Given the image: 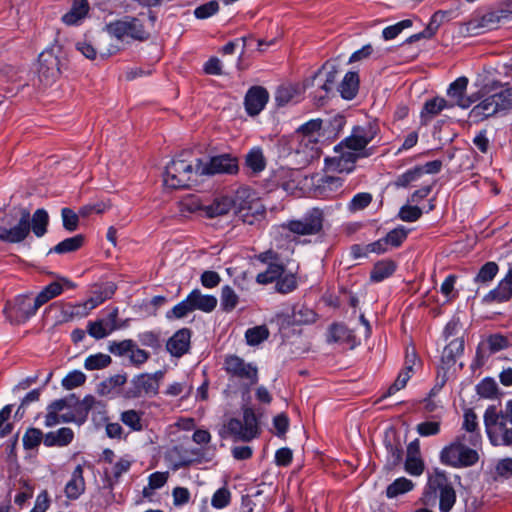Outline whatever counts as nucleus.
<instances>
[{"instance_id":"38","label":"nucleus","mask_w":512,"mask_h":512,"mask_svg":"<svg viewBox=\"0 0 512 512\" xmlns=\"http://www.w3.org/2000/svg\"><path fill=\"white\" fill-rule=\"evenodd\" d=\"M246 165L254 172L259 173L266 167V159L261 148L256 147L246 155Z\"/></svg>"},{"instance_id":"60","label":"nucleus","mask_w":512,"mask_h":512,"mask_svg":"<svg viewBox=\"0 0 512 512\" xmlns=\"http://www.w3.org/2000/svg\"><path fill=\"white\" fill-rule=\"evenodd\" d=\"M62 220H63V227L73 232L78 228L79 223V214H76L72 209L70 208H63L61 211Z\"/></svg>"},{"instance_id":"26","label":"nucleus","mask_w":512,"mask_h":512,"mask_svg":"<svg viewBox=\"0 0 512 512\" xmlns=\"http://www.w3.org/2000/svg\"><path fill=\"white\" fill-rule=\"evenodd\" d=\"M116 291V285L112 282L106 283L102 286L96 287L93 295L84 303V308L92 310L104 301L112 298Z\"/></svg>"},{"instance_id":"8","label":"nucleus","mask_w":512,"mask_h":512,"mask_svg":"<svg viewBox=\"0 0 512 512\" xmlns=\"http://www.w3.org/2000/svg\"><path fill=\"white\" fill-rule=\"evenodd\" d=\"M163 377V371H156L153 374L143 373L135 376L131 380V387L126 391V397L135 399L156 396Z\"/></svg>"},{"instance_id":"20","label":"nucleus","mask_w":512,"mask_h":512,"mask_svg":"<svg viewBox=\"0 0 512 512\" xmlns=\"http://www.w3.org/2000/svg\"><path fill=\"white\" fill-rule=\"evenodd\" d=\"M191 339V330L182 328L176 331L167 341L166 348L174 357H182L189 351Z\"/></svg>"},{"instance_id":"11","label":"nucleus","mask_w":512,"mask_h":512,"mask_svg":"<svg viewBox=\"0 0 512 512\" xmlns=\"http://www.w3.org/2000/svg\"><path fill=\"white\" fill-rule=\"evenodd\" d=\"M428 487L439 497L440 512H450L456 503V492L444 472H436L429 478Z\"/></svg>"},{"instance_id":"33","label":"nucleus","mask_w":512,"mask_h":512,"mask_svg":"<svg viewBox=\"0 0 512 512\" xmlns=\"http://www.w3.org/2000/svg\"><path fill=\"white\" fill-rule=\"evenodd\" d=\"M396 269V264L392 260H382L377 262L371 273L370 279L372 282H381L384 279L390 277Z\"/></svg>"},{"instance_id":"54","label":"nucleus","mask_w":512,"mask_h":512,"mask_svg":"<svg viewBox=\"0 0 512 512\" xmlns=\"http://www.w3.org/2000/svg\"><path fill=\"white\" fill-rule=\"evenodd\" d=\"M297 287L296 276L294 273L283 274L277 279L276 290L282 294H287Z\"/></svg>"},{"instance_id":"50","label":"nucleus","mask_w":512,"mask_h":512,"mask_svg":"<svg viewBox=\"0 0 512 512\" xmlns=\"http://www.w3.org/2000/svg\"><path fill=\"white\" fill-rule=\"evenodd\" d=\"M224 431L228 435L232 436L235 441H244V432L245 428L243 426V423L241 420L237 418H231L228 420V422L224 425Z\"/></svg>"},{"instance_id":"32","label":"nucleus","mask_w":512,"mask_h":512,"mask_svg":"<svg viewBox=\"0 0 512 512\" xmlns=\"http://www.w3.org/2000/svg\"><path fill=\"white\" fill-rule=\"evenodd\" d=\"M234 207V199L229 197L217 198L210 205L205 206V214L209 218H214L227 214Z\"/></svg>"},{"instance_id":"30","label":"nucleus","mask_w":512,"mask_h":512,"mask_svg":"<svg viewBox=\"0 0 512 512\" xmlns=\"http://www.w3.org/2000/svg\"><path fill=\"white\" fill-rule=\"evenodd\" d=\"M463 429L470 433L467 439L472 446L476 447L480 444L481 435L478 432L477 415L472 409H467L464 412Z\"/></svg>"},{"instance_id":"46","label":"nucleus","mask_w":512,"mask_h":512,"mask_svg":"<svg viewBox=\"0 0 512 512\" xmlns=\"http://www.w3.org/2000/svg\"><path fill=\"white\" fill-rule=\"evenodd\" d=\"M498 265L495 262L485 263L475 276L474 281L476 283L487 284L491 282L498 273Z\"/></svg>"},{"instance_id":"63","label":"nucleus","mask_w":512,"mask_h":512,"mask_svg":"<svg viewBox=\"0 0 512 512\" xmlns=\"http://www.w3.org/2000/svg\"><path fill=\"white\" fill-rule=\"evenodd\" d=\"M87 332L95 339H103L111 333L107 330L104 320L89 322L87 326Z\"/></svg>"},{"instance_id":"52","label":"nucleus","mask_w":512,"mask_h":512,"mask_svg":"<svg viewBox=\"0 0 512 512\" xmlns=\"http://www.w3.org/2000/svg\"><path fill=\"white\" fill-rule=\"evenodd\" d=\"M42 431L37 428H29L23 436V446L26 450H31L39 446L41 441H44Z\"/></svg>"},{"instance_id":"5","label":"nucleus","mask_w":512,"mask_h":512,"mask_svg":"<svg viewBox=\"0 0 512 512\" xmlns=\"http://www.w3.org/2000/svg\"><path fill=\"white\" fill-rule=\"evenodd\" d=\"M104 29L110 36L118 40L130 38L143 42L150 37V33L145 29L143 22L133 16H125L122 19L110 22Z\"/></svg>"},{"instance_id":"55","label":"nucleus","mask_w":512,"mask_h":512,"mask_svg":"<svg viewBox=\"0 0 512 512\" xmlns=\"http://www.w3.org/2000/svg\"><path fill=\"white\" fill-rule=\"evenodd\" d=\"M86 381V375L79 371L74 370L70 372L63 380H62V386L65 389L71 390L76 387H79L83 385Z\"/></svg>"},{"instance_id":"12","label":"nucleus","mask_w":512,"mask_h":512,"mask_svg":"<svg viewBox=\"0 0 512 512\" xmlns=\"http://www.w3.org/2000/svg\"><path fill=\"white\" fill-rule=\"evenodd\" d=\"M237 171V159L229 154L214 156L206 162L197 159L196 163V174L200 176H210L221 173L234 174Z\"/></svg>"},{"instance_id":"22","label":"nucleus","mask_w":512,"mask_h":512,"mask_svg":"<svg viewBox=\"0 0 512 512\" xmlns=\"http://www.w3.org/2000/svg\"><path fill=\"white\" fill-rule=\"evenodd\" d=\"M499 417H502V410L499 411L494 405H490L484 413L486 433L495 446L499 445Z\"/></svg>"},{"instance_id":"10","label":"nucleus","mask_w":512,"mask_h":512,"mask_svg":"<svg viewBox=\"0 0 512 512\" xmlns=\"http://www.w3.org/2000/svg\"><path fill=\"white\" fill-rule=\"evenodd\" d=\"M323 222V210L315 207L308 210L302 218L289 221L286 227L297 235H316L322 231Z\"/></svg>"},{"instance_id":"45","label":"nucleus","mask_w":512,"mask_h":512,"mask_svg":"<svg viewBox=\"0 0 512 512\" xmlns=\"http://www.w3.org/2000/svg\"><path fill=\"white\" fill-rule=\"evenodd\" d=\"M322 127L321 119H313L305 124L301 125L295 132V138H301L302 136H314L319 138L320 130Z\"/></svg>"},{"instance_id":"39","label":"nucleus","mask_w":512,"mask_h":512,"mask_svg":"<svg viewBox=\"0 0 512 512\" xmlns=\"http://www.w3.org/2000/svg\"><path fill=\"white\" fill-rule=\"evenodd\" d=\"M413 488L414 483L411 480L405 477H401L396 479L390 485H388V487L386 488V496L388 498H395L399 495L411 491Z\"/></svg>"},{"instance_id":"56","label":"nucleus","mask_w":512,"mask_h":512,"mask_svg":"<svg viewBox=\"0 0 512 512\" xmlns=\"http://www.w3.org/2000/svg\"><path fill=\"white\" fill-rule=\"evenodd\" d=\"M230 501V491L226 487H222L213 494L211 505L216 509H223L230 504Z\"/></svg>"},{"instance_id":"13","label":"nucleus","mask_w":512,"mask_h":512,"mask_svg":"<svg viewBox=\"0 0 512 512\" xmlns=\"http://www.w3.org/2000/svg\"><path fill=\"white\" fill-rule=\"evenodd\" d=\"M38 78L44 86L54 83L59 77L60 61L53 50H45L38 57Z\"/></svg>"},{"instance_id":"24","label":"nucleus","mask_w":512,"mask_h":512,"mask_svg":"<svg viewBox=\"0 0 512 512\" xmlns=\"http://www.w3.org/2000/svg\"><path fill=\"white\" fill-rule=\"evenodd\" d=\"M85 491V480L83 477V467L77 465L71 474L70 480L65 486V495L68 499L76 500Z\"/></svg>"},{"instance_id":"53","label":"nucleus","mask_w":512,"mask_h":512,"mask_svg":"<svg viewBox=\"0 0 512 512\" xmlns=\"http://www.w3.org/2000/svg\"><path fill=\"white\" fill-rule=\"evenodd\" d=\"M127 381L126 375H114L99 384L98 391L102 395L109 394L114 388L123 386Z\"/></svg>"},{"instance_id":"3","label":"nucleus","mask_w":512,"mask_h":512,"mask_svg":"<svg viewBox=\"0 0 512 512\" xmlns=\"http://www.w3.org/2000/svg\"><path fill=\"white\" fill-rule=\"evenodd\" d=\"M466 435L458 436L452 443L445 446L440 453L443 464L455 468L470 467L479 460V454L475 449L468 447Z\"/></svg>"},{"instance_id":"64","label":"nucleus","mask_w":512,"mask_h":512,"mask_svg":"<svg viewBox=\"0 0 512 512\" xmlns=\"http://www.w3.org/2000/svg\"><path fill=\"white\" fill-rule=\"evenodd\" d=\"M405 470L412 476H419L424 471V462L421 457L406 456Z\"/></svg>"},{"instance_id":"51","label":"nucleus","mask_w":512,"mask_h":512,"mask_svg":"<svg viewBox=\"0 0 512 512\" xmlns=\"http://www.w3.org/2000/svg\"><path fill=\"white\" fill-rule=\"evenodd\" d=\"M409 230L404 226H398L387 233L384 237L388 246L397 248L399 247L407 238Z\"/></svg>"},{"instance_id":"42","label":"nucleus","mask_w":512,"mask_h":512,"mask_svg":"<svg viewBox=\"0 0 512 512\" xmlns=\"http://www.w3.org/2000/svg\"><path fill=\"white\" fill-rule=\"evenodd\" d=\"M193 306L189 295L180 303L175 305L171 310L166 313V318L169 320L172 319H181L186 317L189 313L193 312Z\"/></svg>"},{"instance_id":"27","label":"nucleus","mask_w":512,"mask_h":512,"mask_svg":"<svg viewBox=\"0 0 512 512\" xmlns=\"http://www.w3.org/2000/svg\"><path fill=\"white\" fill-rule=\"evenodd\" d=\"M74 438V432L72 429L63 427L58 429L57 431L48 432L44 436V445L47 447L52 446H67L69 445Z\"/></svg>"},{"instance_id":"62","label":"nucleus","mask_w":512,"mask_h":512,"mask_svg":"<svg viewBox=\"0 0 512 512\" xmlns=\"http://www.w3.org/2000/svg\"><path fill=\"white\" fill-rule=\"evenodd\" d=\"M422 215V210L418 206L404 205L398 213L399 218L405 222H415Z\"/></svg>"},{"instance_id":"37","label":"nucleus","mask_w":512,"mask_h":512,"mask_svg":"<svg viewBox=\"0 0 512 512\" xmlns=\"http://www.w3.org/2000/svg\"><path fill=\"white\" fill-rule=\"evenodd\" d=\"M337 73L338 71L334 66H331V70L325 72L323 83L315 94V98H317L318 101H323L328 97L335 85Z\"/></svg>"},{"instance_id":"2","label":"nucleus","mask_w":512,"mask_h":512,"mask_svg":"<svg viewBox=\"0 0 512 512\" xmlns=\"http://www.w3.org/2000/svg\"><path fill=\"white\" fill-rule=\"evenodd\" d=\"M512 108V87L502 88L485 97L476 104L469 112V118L474 122H481L485 119L506 112Z\"/></svg>"},{"instance_id":"31","label":"nucleus","mask_w":512,"mask_h":512,"mask_svg":"<svg viewBox=\"0 0 512 512\" xmlns=\"http://www.w3.org/2000/svg\"><path fill=\"white\" fill-rule=\"evenodd\" d=\"M243 426L245 428L244 438L245 442L251 441L259 434L258 419L254 410L251 407L245 406L243 408Z\"/></svg>"},{"instance_id":"15","label":"nucleus","mask_w":512,"mask_h":512,"mask_svg":"<svg viewBox=\"0 0 512 512\" xmlns=\"http://www.w3.org/2000/svg\"><path fill=\"white\" fill-rule=\"evenodd\" d=\"M467 86L468 78L465 76L457 78L449 85L447 95L455 99L454 106L457 105L462 109H467L478 100L476 94L466 96Z\"/></svg>"},{"instance_id":"1","label":"nucleus","mask_w":512,"mask_h":512,"mask_svg":"<svg viewBox=\"0 0 512 512\" xmlns=\"http://www.w3.org/2000/svg\"><path fill=\"white\" fill-rule=\"evenodd\" d=\"M17 219L13 226L0 225V241L5 243H20L24 241L32 230L37 237H42L47 232L49 215L45 209H37L31 216L26 208L14 209L3 221L11 225L9 219Z\"/></svg>"},{"instance_id":"47","label":"nucleus","mask_w":512,"mask_h":512,"mask_svg":"<svg viewBox=\"0 0 512 512\" xmlns=\"http://www.w3.org/2000/svg\"><path fill=\"white\" fill-rule=\"evenodd\" d=\"M238 295L235 291L228 285L222 287L221 290V307L224 311L230 312L238 304Z\"/></svg>"},{"instance_id":"7","label":"nucleus","mask_w":512,"mask_h":512,"mask_svg":"<svg viewBox=\"0 0 512 512\" xmlns=\"http://www.w3.org/2000/svg\"><path fill=\"white\" fill-rule=\"evenodd\" d=\"M224 369L231 378L242 382L246 391L258 382V369L252 363H246L236 355H228L224 361Z\"/></svg>"},{"instance_id":"44","label":"nucleus","mask_w":512,"mask_h":512,"mask_svg":"<svg viewBox=\"0 0 512 512\" xmlns=\"http://www.w3.org/2000/svg\"><path fill=\"white\" fill-rule=\"evenodd\" d=\"M269 336V330L266 326H256L249 328L245 333L248 345L255 346L266 340Z\"/></svg>"},{"instance_id":"21","label":"nucleus","mask_w":512,"mask_h":512,"mask_svg":"<svg viewBox=\"0 0 512 512\" xmlns=\"http://www.w3.org/2000/svg\"><path fill=\"white\" fill-rule=\"evenodd\" d=\"M454 104L448 102L442 97H434L427 100L420 113L421 124L427 125L434 117L439 115L444 109L453 108Z\"/></svg>"},{"instance_id":"18","label":"nucleus","mask_w":512,"mask_h":512,"mask_svg":"<svg viewBox=\"0 0 512 512\" xmlns=\"http://www.w3.org/2000/svg\"><path fill=\"white\" fill-rule=\"evenodd\" d=\"M512 298V267L496 288L484 296L485 303H503Z\"/></svg>"},{"instance_id":"40","label":"nucleus","mask_w":512,"mask_h":512,"mask_svg":"<svg viewBox=\"0 0 512 512\" xmlns=\"http://www.w3.org/2000/svg\"><path fill=\"white\" fill-rule=\"evenodd\" d=\"M464 351V340L456 338L450 341L443 350L442 359L447 364H453L456 358L462 355Z\"/></svg>"},{"instance_id":"35","label":"nucleus","mask_w":512,"mask_h":512,"mask_svg":"<svg viewBox=\"0 0 512 512\" xmlns=\"http://www.w3.org/2000/svg\"><path fill=\"white\" fill-rule=\"evenodd\" d=\"M354 336L351 330H349L343 324H333L329 328L328 341L336 343H350Z\"/></svg>"},{"instance_id":"25","label":"nucleus","mask_w":512,"mask_h":512,"mask_svg":"<svg viewBox=\"0 0 512 512\" xmlns=\"http://www.w3.org/2000/svg\"><path fill=\"white\" fill-rule=\"evenodd\" d=\"M384 444L387 450V465L390 467L398 466L403 459V447L400 439L396 435H387Z\"/></svg>"},{"instance_id":"28","label":"nucleus","mask_w":512,"mask_h":512,"mask_svg":"<svg viewBox=\"0 0 512 512\" xmlns=\"http://www.w3.org/2000/svg\"><path fill=\"white\" fill-rule=\"evenodd\" d=\"M189 297L192 302L193 310H200L206 313L212 312L217 306V299L212 295H203L200 290L194 289Z\"/></svg>"},{"instance_id":"49","label":"nucleus","mask_w":512,"mask_h":512,"mask_svg":"<svg viewBox=\"0 0 512 512\" xmlns=\"http://www.w3.org/2000/svg\"><path fill=\"white\" fill-rule=\"evenodd\" d=\"M112 359L109 355L98 353L86 358L84 367L87 370H99L107 367Z\"/></svg>"},{"instance_id":"58","label":"nucleus","mask_w":512,"mask_h":512,"mask_svg":"<svg viewBox=\"0 0 512 512\" xmlns=\"http://www.w3.org/2000/svg\"><path fill=\"white\" fill-rule=\"evenodd\" d=\"M219 10V4L216 0H211L205 4L198 6L194 10V15L197 19H206L216 14Z\"/></svg>"},{"instance_id":"14","label":"nucleus","mask_w":512,"mask_h":512,"mask_svg":"<svg viewBox=\"0 0 512 512\" xmlns=\"http://www.w3.org/2000/svg\"><path fill=\"white\" fill-rule=\"evenodd\" d=\"M297 145L294 148L295 155L299 158L300 166H307L313 160L320 157L319 138L314 136H302L295 138Z\"/></svg>"},{"instance_id":"41","label":"nucleus","mask_w":512,"mask_h":512,"mask_svg":"<svg viewBox=\"0 0 512 512\" xmlns=\"http://www.w3.org/2000/svg\"><path fill=\"white\" fill-rule=\"evenodd\" d=\"M63 292V285L58 282H52L46 287H44L38 294L35 296L38 304L40 306L46 304L51 299L59 296Z\"/></svg>"},{"instance_id":"23","label":"nucleus","mask_w":512,"mask_h":512,"mask_svg":"<svg viewBox=\"0 0 512 512\" xmlns=\"http://www.w3.org/2000/svg\"><path fill=\"white\" fill-rule=\"evenodd\" d=\"M90 10L88 0H73L70 10L62 16V22L68 26H77L87 17Z\"/></svg>"},{"instance_id":"61","label":"nucleus","mask_w":512,"mask_h":512,"mask_svg":"<svg viewBox=\"0 0 512 512\" xmlns=\"http://www.w3.org/2000/svg\"><path fill=\"white\" fill-rule=\"evenodd\" d=\"M487 345L490 353L493 354L506 349L509 346V340L501 334H493L488 337Z\"/></svg>"},{"instance_id":"17","label":"nucleus","mask_w":512,"mask_h":512,"mask_svg":"<svg viewBox=\"0 0 512 512\" xmlns=\"http://www.w3.org/2000/svg\"><path fill=\"white\" fill-rule=\"evenodd\" d=\"M269 99L267 90L260 86L250 88L245 96V108L249 115H258Z\"/></svg>"},{"instance_id":"4","label":"nucleus","mask_w":512,"mask_h":512,"mask_svg":"<svg viewBox=\"0 0 512 512\" xmlns=\"http://www.w3.org/2000/svg\"><path fill=\"white\" fill-rule=\"evenodd\" d=\"M234 208L238 218L249 225L255 224L265 215V208L261 201L246 188L237 190L234 198Z\"/></svg>"},{"instance_id":"16","label":"nucleus","mask_w":512,"mask_h":512,"mask_svg":"<svg viewBox=\"0 0 512 512\" xmlns=\"http://www.w3.org/2000/svg\"><path fill=\"white\" fill-rule=\"evenodd\" d=\"M511 11L499 9L487 12L481 16H476L468 22L469 30H492L495 29L502 19H507Z\"/></svg>"},{"instance_id":"43","label":"nucleus","mask_w":512,"mask_h":512,"mask_svg":"<svg viewBox=\"0 0 512 512\" xmlns=\"http://www.w3.org/2000/svg\"><path fill=\"white\" fill-rule=\"evenodd\" d=\"M476 391L480 397L492 399L497 397L498 386L493 378L487 377L476 386Z\"/></svg>"},{"instance_id":"9","label":"nucleus","mask_w":512,"mask_h":512,"mask_svg":"<svg viewBox=\"0 0 512 512\" xmlns=\"http://www.w3.org/2000/svg\"><path fill=\"white\" fill-rule=\"evenodd\" d=\"M40 307L31 294L19 295L12 304H6L4 313L11 323L20 324L35 315Z\"/></svg>"},{"instance_id":"29","label":"nucleus","mask_w":512,"mask_h":512,"mask_svg":"<svg viewBox=\"0 0 512 512\" xmlns=\"http://www.w3.org/2000/svg\"><path fill=\"white\" fill-rule=\"evenodd\" d=\"M359 89V76L356 72H347L338 87V91L343 99L352 100Z\"/></svg>"},{"instance_id":"6","label":"nucleus","mask_w":512,"mask_h":512,"mask_svg":"<svg viewBox=\"0 0 512 512\" xmlns=\"http://www.w3.org/2000/svg\"><path fill=\"white\" fill-rule=\"evenodd\" d=\"M194 175H197L196 164L181 159L172 160L166 166L163 182L171 189L187 188L194 181Z\"/></svg>"},{"instance_id":"34","label":"nucleus","mask_w":512,"mask_h":512,"mask_svg":"<svg viewBox=\"0 0 512 512\" xmlns=\"http://www.w3.org/2000/svg\"><path fill=\"white\" fill-rule=\"evenodd\" d=\"M84 244V236L81 234L66 238L49 250L50 253L64 254L77 251Z\"/></svg>"},{"instance_id":"19","label":"nucleus","mask_w":512,"mask_h":512,"mask_svg":"<svg viewBox=\"0 0 512 512\" xmlns=\"http://www.w3.org/2000/svg\"><path fill=\"white\" fill-rule=\"evenodd\" d=\"M104 408L105 404L102 401L97 400L92 395H87L82 401L74 400L72 412L75 414L76 423L81 425L87 420L91 410L102 412Z\"/></svg>"},{"instance_id":"48","label":"nucleus","mask_w":512,"mask_h":512,"mask_svg":"<svg viewBox=\"0 0 512 512\" xmlns=\"http://www.w3.org/2000/svg\"><path fill=\"white\" fill-rule=\"evenodd\" d=\"M120 420L133 431H142L141 413L136 410H127L121 413Z\"/></svg>"},{"instance_id":"59","label":"nucleus","mask_w":512,"mask_h":512,"mask_svg":"<svg viewBox=\"0 0 512 512\" xmlns=\"http://www.w3.org/2000/svg\"><path fill=\"white\" fill-rule=\"evenodd\" d=\"M296 90L291 86H280L275 93V101L278 106H285L293 100Z\"/></svg>"},{"instance_id":"57","label":"nucleus","mask_w":512,"mask_h":512,"mask_svg":"<svg viewBox=\"0 0 512 512\" xmlns=\"http://www.w3.org/2000/svg\"><path fill=\"white\" fill-rule=\"evenodd\" d=\"M423 174V169L413 168L398 176L395 181L396 187H407L410 183L418 180Z\"/></svg>"},{"instance_id":"36","label":"nucleus","mask_w":512,"mask_h":512,"mask_svg":"<svg viewBox=\"0 0 512 512\" xmlns=\"http://www.w3.org/2000/svg\"><path fill=\"white\" fill-rule=\"evenodd\" d=\"M285 272L283 263L267 265V269L257 275L256 281L259 284H269L280 278Z\"/></svg>"}]
</instances>
